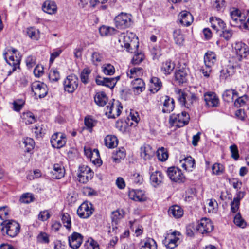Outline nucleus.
I'll use <instances>...</instances> for the list:
<instances>
[{
	"instance_id": "obj_7",
	"label": "nucleus",
	"mask_w": 249,
	"mask_h": 249,
	"mask_svg": "<svg viewBox=\"0 0 249 249\" xmlns=\"http://www.w3.org/2000/svg\"><path fill=\"white\" fill-rule=\"evenodd\" d=\"M94 211L92 204L88 201L82 203L77 210V215L82 218H88L90 217Z\"/></svg>"
},
{
	"instance_id": "obj_63",
	"label": "nucleus",
	"mask_w": 249,
	"mask_h": 249,
	"mask_svg": "<svg viewBox=\"0 0 249 249\" xmlns=\"http://www.w3.org/2000/svg\"><path fill=\"white\" fill-rule=\"evenodd\" d=\"M132 59V63L133 64L137 65L141 63L144 59V54L142 53H135Z\"/></svg>"
},
{
	"instance_id": "obj_23",
	"label": "nucleus",
	"mask_w": 249,
	"mask_h": 249,
	"mask_svg": "<svg viewBox=\"0 0 249 249\" xmlns=\"http://www.w3.org/2000/svg\"><path fill=\"white\" fill-rule=\"evenodd\" d=\"M181 166L186 171H192L195 167V160L191 156H187L180 160Z\"/></svg>"
},
{
	"instance_id": "obj_9",
	"label": "nucleus",
	"mask_w": 249,
	"mask_h": 249,
	"mask_svg": "<svg viewBox=\"0 0 249 249\" xmlns=\"http://www.w3.org/2000/svg\"><path fill=\"white\" fill-rule=\"evenodd\" d=\"M94 172L90 168L86 165H82L79 167L78 178L79 181L86 183L93 177Z\"/></svg>"
},
{
	"instance_id": "obj_35",
	"label": "nucleus",
	"mask_w": 249,
	"mask_h": 249,
	"mask_svg": "<svg viewBox=\"0 0 249 249\" xmlns=\"http://www.w3.org/2000/svg\"><path fill=\"white\" fill-rule=\"evenodd\" d=\"M151 91L156 93L162 87V82L160 80L156 77H152L150 80Z\"/></svg>"
},
{
	"instance_id": "obj_55",
	"label": "nucleus",
	"mask_w": 249,
	"mask_h": 249,
	"mask_svg": "<svg viewBox=\"0 0 249 249\" xmlns=\"http://www.w3.org/2000/svg\"><path fill=\"white\" fill-rule=\"evenodd\" d=\"M226 6V2L225 0H216L213 4L214 9L219 12H223Z\"/></svg>"
},
{
	"instance_id": "obj_28",
	"label": "nucleus",
	"mask_w": 249,
	"mask_h": 249,
	"mask_svg": "<svg viewBox=\"0 0 249 249\" xmlns=\"http://www.w3.org/2000/svg\"><path fill=\"white\" fill-rule=\"evenodd\" d=\"M217 61L216 55L214 52L207 51L204 56V62L205 65L213 67Z\"/></svg>"
},
{
	"instance_id": "obj_56",
	"label": "nucleus",
	"mask_w": 249,
	"mask_h": 249,
	"mask_svg": "<svg viewBox=\"0 0 249 249\" xmlns=\"http://www.w3.org/2000/svg\"><path fill=\"white\" fill-rule=\"evenodd\" d=\"M173 37L176 44L179 45L182 44L184 39L180 29H176L174 31Z\"/></svg>"
},
{
	"instance_id": "obj_34",
	"label": "nucleus",
	"mask_w": 249,
	"mask_h": 249,
	"mask_svg": "<svg viewBox=\"0 0 249 249\" xmlns=\"http://www.w3.org/2000/svg\"><path fill=\"white\" fill-rule=\"evenodd\" d=\"M95 81L98 85L106 86L110 89H113L114 87V83L111 82L110 78L97 76Z\"/></svg>"
},
{
	"instance_id": "obj_13",
	"label": "nucleus",
	"mask_w": 249,
	"mask_h": 249,
	"mask_svg": "<svg viewBox=\"0 0 249 249\" xmlns=\"http://www.w3.org/2000/svg\"><path fill=\"white\" fill-rule=\"evenodd\" d=\"M213 226L209 218H203L198 222L197 231L200 233L205 234L211 232Z\"/></svg>"
},
{
	"instance_id": "obj_61",
	"label": "nucleus",
	"mask_w": 249,
	"mask_h": 249,
	"mask_svg": "<svg viewBox=\"0 0 249 249\" xmlns=\"http://www.w3.org/2000/svg\"><path fill=\"white\" fill-rule=\"evenodd\" d=\"M150 52L153 60L158 59L161 55V50L160 46H155L153 47Z\"/></svg>"
},
{
	"instance_id": "obj_37",
	"label": "nucleus",
	"mask_w": 249,
	"mask_h": 249,
	"mask_svg": "<svg viewBox=\"0 0 249 249\" xmlns=\"http://www.w3.org/2000/svg\"><path fill=\"white\" fill-rule=\"evenodd\" d=\"M175 64L170 60H167L162 63L161 71L165 75H169L175 69Z\"/></svg>"
},
{
	"instance_id": "obj_26",
	"label": "nucleus",
	"mask_w": 249,
	"mask_h": 249,
	"mask_svg": "<svg viewBox=\"0 0 249 249\" xmlns=\"http://www.w3.org/2000/svg\"><path fill=\"white\" fill-rule=\"evenodd\" d=\"M65 170L64 166L60 164L56 163L53 166V170L51 171L52 178L55 179H60L65 175Z\"/></svg>"
},
{
	"instance_id": "obj_4",
	"label": "nucleus",
	"mask_w": 249,
	"mask_h": 249,
	"mask_svg": "<svg viewBox=\"0 0 249 249\" xmlns=\"http://www.w3.org/2000/svg\"><path fill=\"white\" fill-rule=\"evenodd\" d=\"M235 52L233 58L238 65L243 58H246L249 53V48L247 44L242 42H237L233 46Z\"/></svg>"
},
{
	"instance_id": "obj_43",
	"label": "nucleus",
	"mask_w": 249,
	"mask_h": 249,
	"mask_svg": "<svg viewBox=\"0 0 249 249\" xmlns=\"http://www.w3.org/2000/svg\"><path fill=\"white\" fill-rule=\"evenodd\" d=\"M21 118L26 124H33L36 121L35 116L30 111L23 112L21 115Z\"/></svg>"
},
{
	"instance_id": "obj_6",
	"label": "nucleus",
	"mask_w": 249,
	"mask_h": 249,
	"mask_svg": "<svg viewBox=\"0 0 249 249\" xmlns=\"http://www.w3.org/2000/svg\"><path fill=\"white\" fill-rule=\"evenodd\" d=\"M167 174L170 179L175 182L182 183L185 181V178L181 170L175 166L169 167Z\"/></svg>"
},
{
	"instance_id": "obj_25",
	"label": "nucleus",
	"mask_w": 249,
	"mask_h": 249,
	"mask_svg": "<svg viewBox=\"0 0 249 249\" xmlns=\"http://www.w3.org/2000/svg\"><path fill=\"white\" fill-rule=\"evenodd\" d=\"M210 22L211 24L212 27L217 31L224 30L226 27V24L223 20L217 17H211Z\"/></svg>"
},
{
	"instance_id": "obj_17",
	"label": "nucleus",
	"mask_w": 249,
	"mask_h": 249,
	"mask_svg": "<svg viewBox=\"0 0 249 249\" xmlns=\"http://www.w3.org/2000/svg\"><path fill=\"white\" fill-rule=\"evenodd\" d=\"M83 237L80 233L73 232L68 239L70 247L73 249L79 248L83 242Z\"/></svg>"
},
{
	"instance_id": "obj_1",
	"label": "nucleus",
	"mask_w": 249,
	"mask_h": 249,
	"mask_svg": "<svg viewBox=\"0 0 249 249\" xmlns=\"http://www.w3.org/2000/svg\"><path fill=\"white\" fill-rule=\"evenodd\" d=\"M190 119L189 114L186 111H182L180 113L172 114L169 122L171 126L180 128L188 124Z\"/></svg>"
},
{
	"instance_id": "obj_33",
	"label": "nucleus",
	"mask_w": 249,
	"mask_h": 249,
	"mask_svg": "<svg viewBox=\"0 0 249 249\" xmlns=\"http://www.w3.org/2000/svg\"><path fill=\"white\" fill-rule=\"evenodd\" d=\"M236 96H238V92L236 89H227L222 94L224 101L227 102H233Z\"/></svg>"
},
{
	"instance_id": "obj_36",
	"label": "nucleus",
	"mask_w": 249,
	"mask_h": 249,
	"mask_svg": "<svg viewBox=\"0 0 249 249\" xmlns=\"http://www.w3.org/2000/svg\"><path fill=\"white\" fill-rule=\"evenodd\" d=\"M168 213L170 216L172 215L176 218H178L183 215V211L180 206L173 205L170 207Z\"/></svg>"
},
{
	"instance_id": "obj_50",
	"label": "nucleus",
	"mask_w": 249,
	"mask_h": 249,
	"mask_svg": "<svg viewBox=\"0 0 249 249\" xmlns=\"http://www.w3.org/2000/svg\"><path fill=\"white\" fill-rule=\"evenodd\" d=\"M61 221L65 227L68 230H71V217L68 213H64L61 215Z\"/></svg>"
},
{
	"instance_id": "obj_60",
	"label": "nucleus",
	"mask_w": 249,
	"mask_h": 249,
	"mask_svg": "<svg viewBox=\"0 0 249 249\" xmlns=\"http://www.w3.org/2000/svg\"><path fill=\"white\" fill-rule=\"evenodd\" d=\"M125 149L121 148L116 151V157H113V160L115 162H119L120 159H123L125 157Z\"/></svg>"
},
{
	"instance_id": "obj_44",
	"label": "nucleus",
	"mask_w": 249,
	"mask_h": 249,
	"mask_svg": "<svg viewBox=\"0 0 249 249\" xmlns=\"http://www.w3.org/2000/svg\"><path fill=\"white\" fill-rule=\"evenodd\" d=\"M237 98L234 101V106L236 107H240L244 106L248 101V96L246 94L240 95L238 93V96H236Z\"/></svg>"
},
{
	"instance_id": "obj_16",
	"label": "nucleus",
	"mask_w": 249,
	"mask_h": 249,
	"mask_svg": "<svg viewBox=\"0 0 249 249\" xmlns=\"http://www.w3.org/2000/svg\"><path fill=\"white\" fill-rule=\"evenodd\" d=\"M84 152L86 157L90 159V161L95 165L99 166L102 164V160L99 159L100 155L98 149H94L93 150H91L90 148H85Z\"/></svg>"
},
{
	"instance_id": "obj_57",
	"label": "nucleus",
	"mask_w": 249,
	"mask_h": 249,
	"mask_svg": "<svg viewBox=\"0 0 249 249\" xmlns=\"http://www.w3.org/2000/svg\"><path fill=\"white\" fill-rule=\"evenodd\" d=\"M48 77L50 81L56 82L60 79V74L56 69H52L50 70Z\"/></svg>"
},
{
	"instance_id": "obj_62",
	"label": "nucleus",
	"mask_w": 249,
	"mask_h": 249,
	"mask_svg": "<svg viewBox=\"0 0 249 249\" xmlns=\"http://www.w3.org/2000/svg\"><path fill=\"white\" fill-rule=\"evenodd\" d=\"M194 21V17H181L179 19L180 23L184 26L188 27L190 26Z\"/></svg>"
},
{
	"instance_id": "obj_11",
	"label": "nucleus",
	"mask_w": 249,
	"mask_h": 249,
	"mask_svg": "<svg viewBox=\"0 0 249 249\" xmlns=\"http://www.w3.org/2000/svg\"><path fill=\"white\" fill-rule=\"evenodd\" d=\"M16 53V49L12 48H6L3 53V57L7 63L12 67V71L8 72V75H10L16 71V62L14 59L13 54Z\"/></svg>"
},
{
	"instance_id": "obj_42",
	"label": "nucleus",
	"mask_w": 249,
	"mask_h": 249,
	"mask_svg": "<svg viewBox=\"0 0 249 249\" xmlns=\"http://www.w3.org/2000/svg\"><path fill=\"white\" fill-rule=\"evenodd\" d=\"M35 145V142L33 139L26 138L23 139L21 146L25 148V151L27 152H30L34 149Z\"/></svg>"
},
{
	"instance_id": "obj_54",
	"label": "nucleus",
	"mask_w": 249,
	"mask_h": 249,
	"mask_svg": "<svg viewBox=\"0 0 249 249\" xmlns=\"http://www.w3.org/2000/svg\"><path fill=\"white\" fill-rule=\"evenodd\" d=\"M103 59V54L98 52H94L91 54V61L95 65H98Z\"/></svg>"
},
{
	"instance_id": "obj_19",
	"label": "nucleus",
	"mask_w": 249,
	"mask_h": 249,
	"mask_svg": "<svg viewBox=\"0 0 249 249\" xmlns=\"http://www.w3.org/2000/svg\"><path fill=\"white\" fill-rule=\"evenodd\" d=\"M204 101L209 107H216L219 103V99L215 93L213 92H207L204 94Z\"/></svg>"
},
{
	"instance_id": "obj_41",
	"label": "nucleus",
	"mask_w": 249,
	"mask_h": 249,
	"mask_svg": "<svg viewBox=\"0 0 249 249\" xmlns=\"http://www.w3.org/2000/svg\"><path fill=\"white\" fill-rule=\"evenodd\" d=\"M125 215V212L123 209H118L111 213V218L113 224L116 225L118 221L123 218Z\"/></svg>"
},
{
	"instance_id": "obj_52",
	"label": "nucleus",
	"mask_w": 249,
	"mask_h": 249,
	"mask_svg": "<svg viewBox=\"0 0 249 249\" xmlns=\"http://www.w3.org/2000/svg\"><path fill=\"white\" fill-rule=\"evenodd\" d=\"M91 71L89 68H84L81 71L80 75L81 82L86 84L89 83V76L91 73Z\"/></svg>"
},
{
	"instance_id": "obj_46",
	"label": "nucleus",
	"mask_w": 249,
	"mask_h": 249,
	"mask_svg": "<svg viewBox=\"0 0 249 249\" xmlns=\"http://www.w3.org/2000/svg\"><path fill=\"white\" fill-rule=\"evenodd\" d=\"M32 132L35 133L37 138L42 137L46 133L44 125L41 124L35 125L32 129Z\"/></svg>"
},
{
	"instance_id": "obj_12",
	"label": "nucleus",
	"mask_w": 249,
	"mask_h": 249,
	"mask_svg": "<svg viewBox=\"0 0 249 249\" xmlns=\"http://www.w3.org/2000/svg\"><path fill=\"white\" fill-rule=\"evenodd\" d=\"M31 89L35 95L38 96L39 98H44L48 93V89L46 84L40 82H35L31 85Z\"/></svg>"
},
{
	"instance_id": "obj_31",
	"label": "nucleus",
	"mask_w": 249,
	"mask_h": 249,
	"mask_svg": "<svg viewBox=\"0 0 249 249\" xmlns=\"http://www.w3.org/2000/svg\"><path fill=\"white\" fill-rule=\"evenodd\" d=\"M234 73L233 66L229 65L223 68L220 71V77L221 79L226 80Z\"/></svg>"
},
{
	"instance_id": "obj_14",
	"label": "nucleus",
	"mask_w": 249,
	"mask_h": 249,
	"mask_svg": "<svg viewBox=\"0 0 249 249\" xmlns=\"http://www.w3.org/2000/svg\"><path fill=\"white\" fill-rule=\"evenodd\" d=\"M246 17H231L230 24L231 26L237 27L241 29L249 30V17L248 20L245 21Z\"/></svg>"
},
{
	"instance_id": "obj_10",
	"label": "nucleus",
	"mask_w": 249,
	"mask_h": 249,
	"mask_svg": "<svg viewBox=\"0 0 249 249\" xmlns=\"http://www.w3.org/2000/svg\"><path fill=\"white\" fill-rule=\"evenodd\" d=\"M122 108L120 103L114 100L113 103H109V105L107 106L106 114L108 115V118H115L120 115Z\"/></svg>"
},
{
	"instance_id": "obj_21",
	"label": "nucleus",
	"mask_w": 249,
	"mask_h": 249,
	"mask_svg": "<svg viewBox=\"0 0 249 249\" xmlns=\"http://www.w3.org/2000/svg\"><path fill=\"white\" fill-rule=\"evenodd\" d=\"M175 81L179 84L181 85L187 81L188 72L185 69H179L176 71L174 74Z\"/></svg>"
},
{
	"instance_id": "obj_29",
	"label": "nucleus",
	"mask_w": 249,
	"mask_h": 249,
	"mask_svg": "<svg viewBox=\"0 0 249 249\" xmlns=\"http://www.w3.org/2000/svg\"><path fill=\"white\" fill-rule=\"evenodd\" d=\"M163 177L162 173L160 171L151 172L150 177L151 184L154 187L159 185L162 181Z\"/></svg>"
},
{
	"instance_id": "obj_49",
	"label": "nucleus",
	"mask_w": 249,
	"mask_h": 249,
	"mask_svg": "<svg viewBox=\"0 0 249 249\" xmlns=\"http://www.w3.org/2000/svg\"><path fill=\"white\" fill-rule=\"evenodd\" d=\"M84 123L87 128L91 132L92 128L96 125L97 121L93 119L91 116H87L85 118Z\"/></svg>"
},
{
	"instance_id": "obj_59",
	"label": "nucleus",
	"mask_w": 249,
	"mask_h": 249,
	"mask_svg": "<svg viewBox=\"0 0 249 249\" xmlns=\"http://www.w3.org/2000/svg\"><path fill=\"white\" fill-rule=\"evenodd\" d=\"M102 71L106 75H112L115 72V68L110 64H105L102 66Z\"/></svg>"
},
{
	"instance_id": "obj_20",
	"label": "nucleus",
	"mask_w": 249,
	"mask_h": 249,
	"mask_svg": "<svg viewBox=\"0 0 249 249\" xmlns=\"http://www.w3.org/2000/svg\"><path fill=\"white\" fill-rule=\"evenodd\" d=\"M14 220H5L3 221L1 225V230L2 232H6V234L11 237H14L16 236V231L12 229V227H14L12 223Z\"/></svg>"
},
{
	"instance_id": "obj_32",
	"label": "nucleus",
	"mask_w": 249,
	"mask_h": 249,
	"mask_svg": "<svg viewBox=\"0 0 249 249\" xmlns=\"http://www.w3.org/2000/svg\"><path fill=\"white\" fill-rule=\"evenodd\" d=\"M42 10L48 14H54L57 11V6L53 1H46L42 6Z\"/></svg>"
},
{
	"instance_id": "obj_8",
	"label": "nucleus",
	"mask_w": 249,
	"mask_h": 249,
	"mask_svg": "<svg viewBox=\"0 0 249 249\" xmlns=\"http://www.w3.org/2000/svg\"><path fill=\"white\" fill-rule=\"evenodd\" d=\"M50 142L53 147L60 149L64 146L66 143V136L64 133L56 132L52 135Z\"/></svg>"
},
{
	"instance_id": "obj_30",
	"label": "nucleus",
	"mask_w": 249,
	"mask_h": 249,
	"mask_svg": "<svg viewBox=\"0 0 249 249\" xmlns=\"http://www.w3.org/2000/svg\"><path fill=\"white\" fill-rule=\"evenodd\" d=\"M94 102L99 107L105 106L107 102L108 98L103 91L97 92L94 97Z\"/></svg>"
},
{
	"instance_id": "obj_27",
	"label": "nucleus",
	"mask_w": 249,
	"mask_h": 249,
	"mask_svg": "<svg viewBox=\"0 0 249 249\" xmlns=\"http://www.w3.org/2000/svg\"><path fill=\"white\" fill-rule=\"evenodd\" d=\"M155 155V150L148 144H145L141 148V156L145 160H149Z\"/></svg>"
},
{
	"instance_id": "obj_24",
	"label": "nucleus",
	"mask_w": 249,
	"mask_h": 249,
	"mask_svg": "<svg viewBox=\"0 0 249 249\" xmlns=\"http://www.w3.org/2000/svg\"><path fill=\"white\" fill-rule=\"evenodd\" d=\"M129 197L136 201H144L146 200L144 191L142 190H132L129 191Z\"/></svg>"
},
{
	"instance_id": "obj_38",
	"label": "nucleus",
	"mask_w": 249,
	"mask_h": 249,
	"mask_svg": "<svg viewBox=\"0 0 249 249\" xmlns=\"http://www.w3.org/2000/svg\"><path fill=\"white\" fill-rule=\"evenodd\" d=\"M140 249H157V245L153 239L149 238L141 242Z\"/></svg>"
},
{
	"instance_id": "obj_5",
	"label": "nucleus",
	"mask_w": 249,
	"mask_h": 249,
	"mask_svg": "<svg viewBox=\"0 0 249 249\" xmlns=\"http://www.w3.org/2000/svg\"><path fill=\"white\" fill-rule=\"evenodd\" d=\"M79 80L78 77L74 74H71L67 76L63 81L64 89L65 91L72 93L78 87Z\"/></svg>"
},
{
	"instance_id": "obj_22",
	"label": "nucleus",
	"mask_w": 249,
	"mask_h": 249,
	"mask_svg": "<svg viewBox=\"0 0 249 249\" xmlns=\"http://www.w3.org/2000/svg\"><path fill=\"white\" fill-rule=\"evenodd\" d=\"M131 84L133 91L136 94H139L145 90V83L141 78H135Z\"/></svg>"
},
{
	"instance_id": "obj_51",
	"label": "nucleus",
	"mask_w": 249,
	"mask_h": 249,
	"mask_svg": "<svg viewBox=\"0 0 249 249\" xmlns=\"http://www.w3.org/2000/svg\"><path fill=\"white\" fill-rule=\"evenodd\" d=\"M157 156L158 159L162 161L166 160L168 158V154L166 149L161 147L157 151Z\"/></svg>"
},
{
	"instance_id": "obj_47",
	"label": "nucleus",
	"mask_w": 249,
	"mask_h": 249,
	"mask_svg": "<svg viewBox=\"0 0 249 249\" xmlns=\"http://www.w3.org/2000/svg\"><path fill=\"white\" fill-rule=\"evenodd\" d=\"M143 71V69L142 68L134 67L131 68L129 71L127 72V75L130 78H135L136 77L142 75Z\"/></svg>"
},
{
	"instance_id": "obj_3",
	"label": "nucleus",
	"mask_w": 249,
	"mask_h": 249,
	"mask_svg": "<svg viewBox=\"0 0 249 249\" xmlns=\"http://www.w3.org/2000/svg\"><path fill=\"white\" fill-rule=\"evenodd\" d=\"M178 100L180 104L189 108L191 106L198 100V98L195 93L192 92L186 93L181 89L177 91Z\"/></svg>"
},
{
	"instance_id": "obj_64",
	"label": "nucleus",
	"mask_w": 249,
	"mask_h": 249,
	"mask_svg": "<svg viewBox=\"0 0 249 249\" xmlns=\"http://www.w3.org/2000/svg\"><path fill=\"white\" fill-rule=\"evenodd\" d=\"M209 212V213H216L217 211L218 204L216 201L213 199H211L209 200L208 203Z\"/></svg>"
},
{
	"instance_id": "obj_39",
	"label": "nucleus",
	"mask_w": 249,
	"mask_h": 249,
	"mask_svg": "<svg viewBox=\"0 0 249 249\" xmlns=\"http://www.w3.org/2000/svg\"><path fill=\"white\" fill-rule=\"evenodd\" d=\"M99 33L101 36H108L115 34L117 31L114 28L103 25L100 27Z\"/></svg>"
},
{
	"instance_id": "obj_45",
	"label": "nucleus",
	"mask_w": 249,
	"mask_h": 249,
	"mask_svg": "<svg viewBox=\"0 0 249 249\" xmlns=\"http://www.w3.org/2000/svg\"><path fill=\"white\" fill-rule=\"evenodd\" d=\"M178 240L179 238L177 237H174V238L167 237L163 241V243L167 248L173 249L177 246V243Z\"/></svg>"
},
{
	"instance_id": "obj_15",
	"label": "nucleus",
	"mask_w": 249,
	"mask_h": 249,
	"mask_svg": "<svg viewBox=\"0 0 249 249\" xmlns=\"http://www.w3.org/2000/svg\"><path fill=\"white\" fill-rule=\"evenodd\" d=\"M114 21L116 27L120 29L128 28L132 24L129 17H115Z\"/></svg>"
},
{
	"instance_id": "obj_40",
	"label": "nucleus",
	"mask_w": 249,
	"mask_h": 249,
	"mask_svg": "<svg viewBox=\"0 0 249 249\" xmlns=\"http://www.w3.org/2000/svg\"><path fill=\"white\" fill-rule=\"evenodd\" d=\"M105 145L109 148L116 146L118 144L117 139L114 135H107L104 139Z\"/></svg>"
},
{
	"instance_id": "obj_58",
	"label": "nucleus",
	"mask_w": 249,
	"mask_h": 249,
	"mask_svg": "<svg viewBox=\"0 0 249 249\" xmlns=\"http://www.w3.org/2000/svg\"><path fill=\"white\" fill-rule=\"evenodd\" d=\"M35 199L34 195L29 193H27L23 194L20 198V201L24 203H30L34 201Z\"/></svg>"
},
{
	"instance_id": "obj_48",
	"label": "nucleus",
	"mask_w": 249,
	"mask_h": 249,
	"mask_svg": "<svg viewBox=\"0 0 249 249\" xmlns=\"http://www.w3.org/2000/svg\"><path fill=\"white\" fill-rule=\"evenodd\" d=\"M26 32L29 37L33 40H37L40 37L39 31L34 27L27 28Z\"/></svg>"
},
{
	"instance_id": "obj_53",
	"label": "nucleus",
	"mask_w": 249,
	"mask_h": 249,
	"mask_svg": "<svg viewBox=\"0 0 249 249\" xmlns=\"http://www.w3.org/2000/svg\"><path fill=\"white\" fill-rule=\"evenodd\" d=\"M212 174L215 175H220L224 172V166L218 163H215L212 167Z\"/></svg>"
},
{
	"instance_id": "obj_18",
	"label": "nucleus",
	"mask_w": 249,
	"mask_h": 249,
	"mask_svg": "<svg viewBox=\"0 0 249 249\" xmlns=\"http://www.w3.org/2000/svg\"><path fill=\"white\" fill-rule=\"evenodd\" d=\"M162 112L164 113H169L172 112L175 108L174 100L168 96L162 97Z\"/></svg>"
},
{
	"instance_id": "obj_2",
	"label": "nucleus",
	"mask_w": 249,
	"mask_h": 249,
	"mask_svg": "<svg viewBox=\"0 0 249 249\" xmlns=\"http://www.w3.org/2000/svg\"><path fill=\"white\" fill-rule=\"evenodd\" d=\"M123 35L122 42L124 46L128 52L135 53L139 47L138 38H135V35L132 33H124Z\"/></svg>"
}]
</instances>
